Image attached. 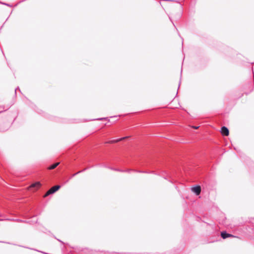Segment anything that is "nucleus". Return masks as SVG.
<instances>
[{"label": "nucleus", "mask_w": 254, "mask_h": 254, "mask_svg": "<svg viewBox=\"0 0 254 254\" xmlns=\"http://www.w3.org/2000/svg\"><path fill=\"white\" fill-rule=\"evenodd\" d=\"M51 193H50V192L49 191V190H48L47 191V192L45 194V195H44V197H46L47 196H48L49 195L51 194Z\"/></svg>", "instance_id": "8"}, {"label": "nucleus", "mask_w": 254, "mask_h": 254, "mask_svg": "<svg viewBox=\"0 0 254 254\" xmlns=\"http://www.w3.org/2000/svg\"><path fill=\"white\" fill-rule=\"evenodd\" d=\"M60 163L59 162H57V163H56L53 165H52L51 166H49L48 168V170H53V169H54L55 168H56L59 165Z\"/></svg>", "instance_id": "6"}, {"label": "nucleus", "mask_w": 254, "mask_h": 254, "mask_svg": "<svg viewBox=\"0 0 254 254\" xmlns=\"http://www.w3.org/2000/svg\"><path fill=\"white\" fill-rule=\"evenodd\" d=\"M60 188H61L60 186H59V185L55 186L52 187L49 190L50 192V193L51 194H52V193H54L55 192H56V191H57L58 190H59Z\"/></svg>", "instance_id": "5"}, {"label": "nucleus", "mask_w": 254, "mask_h": 254, "mask_svg": "<svg viewBox=\"0 0 254 254\" xmlns=\"http://www.w3.org/2000/svg\"><path fill=\"white\" fill-rule=\"evenodd\" d=\"M221 236L223 239H226V238H229V237H236V236H235L232 234H228L226 232H224V231L222 232L221 233Z\"/></svg>", "instance_id": "3"}, {"label": "nucleus", "mask_w": 254, "mask_h": 254, "mask_svg": "<svg viewBox=\"0 0 254 254\" xmlns=\"http://www.w3.org/2000/svg\"><path fill=\"white\" fill-rule=\"evenodd\" d=\"M192 127L194 129H197L199 127L192 126Z\"/></svg>", "instance_id": "9"}, {"label": "nucleus", "mask_w": 254, "mask_h": 254, "mask_svg": "<svg viewBox=\"0 0 254 254\" xmlns=\"http://www.w3.org/2000/svg\"><path fill=\"white\" fill-rule=\"evenodd\" d=\"M128 137H123V138H120L119 139H117V140H112V141H111L110 142V143H116V142H118L120 141H121V140H124L125 139L127 138Z\"/></svg>", "instance_id": "7"}, {"label": "nucleus", "mask_w": 254, "mask_h": 254, "mask_svg": "<svg viewBox=\"0 0 254 254\" xmlns=\"http://www.w3.org/2000/svg\"><path fill=\"white\" fill-rule=\"evenodd\" d=\"M221 133L223 135H225V136H228L229 134V131L228 129L225 127H223L221 128Z\"/></svg>", "instance_id": "4"}, {"label": "nucleus", "mask_w": 254, "mask_h": 254, "mask_svg": "<svg viewBox=\"0 0 254 254\" xmlns=\"http://www.w3.org/2000/svg\"><path fill=\"white\" fill-rule=\"evenodd\" d=\"M41 186V184L39 182H36L35 183H34L32 184L30 186H29L28 188L29 190H30L31 189L34 188L35 190L34 191L38 190L40 187Z\"/></svg>", "instance_id": "2"}, {"label": "nucleus", "mask_w": 254, "mask_h": 254, "mask_svg": "<svg viewBox=\"0 0 254 254\" xmlns=\"http://www.w3.org/2000/svg\"><path fill=\"white\" fill-rule=\"evenodd\" d=\"M191 190L195 193L197 195H199L201 192V187L200 186H196L191 188Z\"/></svg>", "instance_id": "1"}]
</instances>
